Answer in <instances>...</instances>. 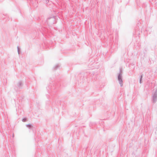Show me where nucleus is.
<instances>
[{
    "mask_svg": "<svg viewBox=\"0 0 157 157\" xmlns=\"http://www.w3.org/2000/svg\"><path fill=\"white\" fill-rule=\"evenodd\" d=\"M118 80L119 81V83L121 84V86H122V81L121 79V77L120 76L118 77Z\"/></svg>",
    "mask_w": 157,
    "mask_h": 157,
    "instance_id": "f257e3e1",
    "label": "nucleus"
},
{
    "mask_svg": "<svg viewBox=\"0 0 157 157\" xmlns=\"http://www.w3.org/2000/svg\"><path fill=\"white\" fill-rule=\"evenodd\" d=\"M26 121V118H24L23 119V122H25Z\"/></svg>",
    "mask_w": 157,
    "mask_h": 157,
    "instance_id": "f03ea898",
    "label": "nucleus"
}]
</instances>
